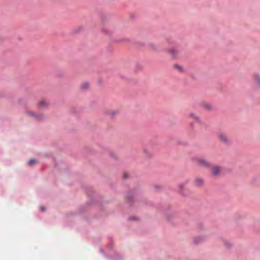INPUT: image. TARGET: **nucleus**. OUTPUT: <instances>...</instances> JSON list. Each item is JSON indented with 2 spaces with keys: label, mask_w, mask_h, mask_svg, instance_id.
<instances>
[{
  "label": "nucleus",
  "mask_w": 260,
  "mask_h": 260,
  "mask_svg": "<svg viewBox=\"0 0 260 260\" xmlns=\"http://www.w3.org/2000/svg\"><path fill=\"white\" fill-rule=\"evenodd\" d=\"M194 184L197 186H201L204 184V181L202 178H197L194 181Z\"/></svg>",
  "instance_id": "obj_7"
},
{
  "label": "nucleus",
  "mask_w": 260,
  "mask_h": 260,
  "mask_svg": "<svg viewBox=\"0 0 260 260\" xmlns=\"http://www.w3.org/2000/svg\"><path fill=\"white\" fill-rule=\"evenodd\" d=\"M190 116L193 118L194 119H196L197 121H199V117L196 115V114H193V113H190L189 114Z\"/></svg>",
  "instance_id": "obj_11"
},
{
  "label": "nucleus",
  "mask_w": 260,
  "mask_h": 260,
  "mask_svg": "<svg viewBox=\"0 0 260 260\" xmlns=\"http://www.w3.org/2000/svg\"><path fill=\"white\" fill-rule=\"evenodd\" d=\"M194 161L197 165L204 168H209L211 164L204 157H197L194 159Z\"/></svg>",
  "instance_id": "obj_2"
},
{
  "label": "nucleus",
  "mask_w": 260,
  "mask_h": 260,
  "mask_svg": "<svg viewBox=\"0 0 260 260\" xmlns=\"http://www.w3.org/2000/svg\"><path fill=\"white\" fill-rule=\"evenodd\" d=\"M198 238H196V239H195V242H196V243H199V242L201 241V240L198 241Z\"/></svg>",
  "instance_id": "obj_15"
},
{
  "label": "nucleus",
  "mask_w": 260,
  "mask_h": 260,
  "mask_svg": "<svg viewBox=\"0 0 260 260\" xmlns=\"http://www.w3.org/2000/svg\"><path fill=\"white\" fill-rule=\"evenodd\" d=\"M202 106L204 109L207 111H211L213 109L212 105L210 103H203Z\"/></svg>",
  "instance_id": "obj_4"
},
{
  "label": "nucleus",
  "mask_w": 260,
  "mask_h": 260,
  "mask_svg": "<svg viewBox=\"0 0 260 260\" xmlns=\"http://www.w3.org/2000/svg\"><path fill=\"white\" fill-rule=\"evenodd\" d=\"M49 104L45 100H41L38 103V108L39 109H44L48 107Z\"/></svg>",
  "instance_id": "obj_6"
},
{
  "label": "nucleus",
  "mask_w": 260,
  "mask_h": 260,
  "mask_svg": "<svg viewBox=\"0 0 260 260\" xmlns=\"http://www.w3.org/2000/svg\"><path fill=\"white\" fill-rule=\"evenodd\" d=\"M36 162V160L35 159H30L28 161V165H32L34 164H35Z\"/></svg>",
  "instance_id": "obj_12"
},
{
  "label": "nucleus",
  "mask_w": 260,
  "mask_h": 260,
  "mask_svg": "<svg viewBox=\"0 0 260 260\" xmlns=\"http://www.w3.org/2000/svg\"><path fill=\"white\" fill-rule=\"evenodd\" d=\"M210 174L213 177H218L221 174L222 168L217 165L211 164L209 167Z\"/></svg>",
  "instance_id": "obj_1"
},
{
  "label": "nucleus",
  "mask_w": 260,
  "mask_h": 260,
  "mask_svg": "<svg viewBox=\"0 0 260 260\" xmlns=\"http://www.w3.org/2000/svg\"><path fill=\"white\" fill-rule=\"evenodd\" d=\"M27 114L29 116L34 117L37 120H41L44 117L43 115H36L33 111H28Z\"/></svg>",
  "instance_id": "obj_5"
},
{
  "label": "nucleus",
  "mask_w": 260,
  "mask_h": 260,
  "mask_svg": "<svg viewBox=\"0 0 260 260\" xmlns=\"http://www.w3.org/2000/svg\"><path fill=\"white\" fill-rule=\"evenodd\" d=\"M218 137L219 140L223 143H227L229 141V139L226 135L222 133H219L218 134Z\"/></svg>",
  "instance_id": "obj_3"
},
{
  "label": "nucleus",
  "mask_w": 260,
  "mask_h": 260,
  "mask_svg": "<svg viewBox=\"0 0 260 260\" xmlns=\"http://www.w3.org/2000/svg\"><path fill=\"white\" fill-rule=\"evenodd\" d=\"M185 186V184H180L179 185V187L182 189V188H183Z\"/></svg>",
  "instance_id": "obj_14"
},
{
  "label": "nucleus",
  "mask_w": 260,
  "mask_h": 260,
  "mask_svg": "<svg viewBox=\"0 0 260 260\" xmlns=\"http://www.w3.org/2000/svg\"><path fill=\"white\" fill-rule=\"evenodd\" d=\"M253 77L256 84L258 85H260V77L259 75L257 74H254Z\"/></svg>",
  "instance_id": "obj_8"
},
{
  "label": "nucleus",
  "mask_w": 260,
  "mask_h": 260,
  "mask_svg": "<svg viewBox=\"0 0 260 260\" xmlns=\"http://www.w3.org/2000/svg\"><path fill=\"white\" fill-rule=\"evenodd\" d=\"M89 84L87 82H83L81 85V88L83 90H86L89 88Z\"/></svg>",
  "instance_id": "obj_10"
},
{
  "label": "nucleus",
  "mask_w": 260,
  "mask_h": 260,
  "mask_svg": "<svg viewBox=\"0 0 260 260\" xmlns=\"http://www.w3.org/2000/svg\"><path fill=\"white\" fill-rule=\"evenodd\" d=\"M40 209L42 211H45V209L44 207H41L40 208Z\"/></svg>",
  "instance_id": "obj_16"
},
{
  "label": "nucleus",
  "mask_w": 260,
  "mask_h": 260,
  "mask_svg": "<svg viewBox=\"0 0 260 260\" xmlns=\"http://www.w3.org/2000/svg\"><path fill=\"white\" fill-rule=\"evenodd\" d=\"M174 67H175L176 69H178L179 71H182V67H181V66H180L178 65V64H175V65H174Z\"/></svg>",
  "instance_id": "obj_13"
},
{
  "label": "nucleus",
  "mask_w": 260,
  "mask_h": 260,
  "mask_svg": "<svg viewBox=\"0 0 260 260\" xmlns=\"http://www.w3.org/2000/svg\"><path fill=\"white\" fill-rule=\"evenodd\" d=\"M169 53L174 57H176L178 54V51L175 49H171L170 50H169Z\"/></svg>",
  "instance_id": "obj_9"
}]
</instances>
